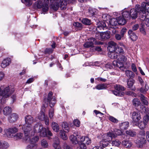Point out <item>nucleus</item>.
Listing matches in <instances>:
<instances>
[{
    "label": "nucleus",
    "instance_id": "f257e3e1",
    "mask_svg": "<svg viewBox=\"0 0 149 149\" xmlns=\"http://www.w3.org/2000/svg\"><path fill=\"white\" fill-rule=\"evenodd\" d=\"M25 124L22 127L24 135L27 136L29 132L31 131L32 124L34 122L33 118L31 116H26L25 117Z\"/></svg>",
    "mask_w": 149,
    "mask_h": 149
},
{
    "label": "nucleus",
    "instance_id": "f03ea898",
    "mask_svg": "<svg viewBox=\"0 0 149 149\" xmlns=\"http://www.w3.org/2000/svg\"><path fill=\"white\" fill-rule=\"evenodd\" d=\"M14 91V89L11 86L6 87L3 90H2L1 87H0V95L4 96L5 97H8Z\"/></svg>",
    "mask_w": 149,
    "mask_h": 149
},
{
    "label": "nucleus",
    "instance_id": "7ed1b4c3",
    "mask_svg": "<svg viewBox=\"0 0 149 149\" xmlns=\"http://www.w3.org/2000/svg\"><path fill=\"white\" fill-rule=\"evenodd\" d=\"M132 120L133 125L134 126H136L137 122L141 118L140 113L138 111L133 112L132 113Z\"/></svg>",
    "mask_w": 149,
    "mask_h": 149
},
{
    "label": "nucleus",
    "instance_id": "20e7f679",
    "mask_svg": "<svg viewBox=\"0 0 149 149\" xmlns=\"http://www.w3.org/2000/svg\"><path fill=\"white\" fill-rule=\"evenodd\" d=\"M4 131L8 137L12 138L14 136V134L18 131V129L16 127H14L6 129Z\"/></svg>",
    "mask_w": 149,
    "mask_h": 149
},
{
    "label": "nucleus",
    "instance_id": "39448f33",
    "mask_svg": "<svg viewBox=\"0 0 149 149\" xmlns=\"http://www.w3.org/2000/svg\"><path fill=\"white\" fill-rule=\"evenodd\" d=\"M96 41V40L94 38H91L88 39V41L84 44V46L86 48L92 47L93 46L94 44H97Z\"/></svg>",
    "mask_w": 149,
    "mask_h": 149
},
{
    "label": "nucleus",
    "instance_id": "423d86ee",
    "mask_svg": "<svg viewBox=\"0 0 149 149\" xmlns=\"http://www.w3.org/2000/svg\"><path fill=\"white\" fill-rule=\"evenodd\" d=\"M130 17V12L128 11L122 10V25L126 23L127 20Z\"/></svg>",
    "mask_w": 149,
    "mask_h": 149
},
{
    "label": "nucleus",
    "instance_id": "0eeeda50",
    "mask_svg": "<svg viewBox=\"0 0 149 149\" xmlns=\"http://www.w3.org/2000/svg\"><path fill=\"white\" fill-rule=\"evenodd\" d=\"M30 132H29V135L27 136L24 135V139L25 140L29 141L31 143H35L38 140V137L36 136L32 137L33 135H31V134H30Z\"/></svg>",
    "mask_w": 149,
    "mask_h": 149
},
{
    "label": "nucleus",
    "instance_id": "6e6552de",
    "mask_svg": "<svg viewBox=\"0 0 149 149\" xmlns=\"http://www.w3.org/2000/svg\"><path fill=\"white\" fill-rule=\"evenodd\" d=\"M96 29L98 32H100V30H106L107 29L106 24L104 22H99L97 24Z\"/></svg>",
    "mask_w": 149,
    "mask_h": 149
},
{
    "label": "nucleus",
    "instance_id": "1a4fd4ad",
    "mask_svg": "<svg viewBox=\"0 0 149 149\" xmlns=\"http://www.w3.org/2000/svg\"><path fill=\"white\" fill-rule=\"evenodd\" d=\"M53 93L52 92H49L48 93L47 99L46 100L47 102L50 103V106L52 108L56 103V99L54 98H52Z\"/></svg>",
    "mask_w": 149,
    "mask_h": 149
},
{
    "label": "nucleus",
    "instance_id": "9d476101",
    "mask_svg": "<svg viewBox=\"0 0 149 149\" xmlns=\"http://www.w3.org/2000/svg\"><path fill=\"white\" fill-rule=\"evenodd\" d=\"M137 8L141 9V10H144L145 12L149 13V2H143L142 3L141 6L138 5L137 6Z\"/></svg>",
    "mask_w": 149,
    "mask_h": 149
},
{
    "label": "nucleus",
    "instance_id": "9b49d317",
    "mask_svg": "<svg viewBox=\"0 0 149 149\" xmlns=\"http://www.w3.org/2000/svg\"><path fill=\"white\" fill-rule=\"evenodd\" d=\"M43 126L41 125L36 124L33 126V128H32L31 135H33L35 133H39L40 132V130H42Z\"/></svg>",
    "mask_w": 149,
    "mask_h": 149
},
{
    "label": "nucleus",
    "instance_id": "f8f14e48",
    "mask_svg": "<svg viewBox=\"0 0 149 149\" xmlns=\"http://www.w3.org/2000/svg\"><path fill=\"white\" fill-rule=\"evenodd\" d=\"M138 137V139L136 140V143L139 148H142L143 145L146 143V140L145 137H140L139 136Z\"/></svg>",
    "mask_w": 149,
    "mask_h": 149
},
{
    "label": "nucleus",
    "instance_id": "ddd939ff",
    "mask_svg": "<svg viewBox=\"0 0 149 149\" xmlns=\"http://www.w3.org/2000/svg\"><path fill=\"white\" fill-rule=\"evenodd\" d=\"M136 5L135 6V9L133 8L131 9L130 10V17L133 19L136 18L138 16V13H139L138 10L137 9Z\"/></svg>",
    "mask_w": 149,
    "mask_h": 149
},
{
    "label": "nucleus",
    "instance_id": "4468645a",
    "mask_svg": "<svg viewBox=\"0 0 149 149\" xmlns=\"http://www.w3.org/2000/svg\"><path fill=\"white\" fill-rule=\"evenodd\" d=\"M138 10V11L140 15V20L143 21H144L146 19L147 17V14H146V12H145L144 10H141L139 8H137Z\"/></svg>",
    "mask_w": 149,
    "mask_h": 149
},
{
    "label": "nucleus",
    "instance_id": "2eb2a0df",
    "mask_svg": "<svg viewBox=\"0 0 149 149\" xmlns=\"http://www.w3.org/2000/svg\"><path fill=\"white\" fill-rule=\"evenodd\" d=\"M115 90L111 91L112 93L115 95L120 96H121V88L120 85H116L115 87Z\"/></svg>",
    "mask_w": 149,
    "mask_h": 149
},
{
    "label": "nucleus",
    "instance_id": "dca6fc26",
    "mask_svg": "<svg viewBox=\"0 0 149 149\" xmlns=\"http://www.w3.org/2000/svg\"><path fill=\"white\" fill-rule=\"evenodd\" d=\"M11 63L10 58H7L4 59L1 63V66L2 68H4L8 66Z\"/></svg>",
    "mask_w": 149,
    "mask_h": 149
},
{
    "label": "nucleus",
    "instance_id": "f3484780",
    "mask_svg": "<svg viewBox=\"0 0 149 149\" xmlns=\"http://www.w3.org/2000/svg\"><path fill=\"white\" fill-rule=\"evenodd\" d=\"M109 22L110 24L112 26H116L118 24L120 25L121 24L120 21H119L118 19L114 18L110 19Z\"/></svg>",
    "mask_w": 149,
    "mask_h": 149
},
{
    "label": "nucleus",
    "instance_id": "a211bd4d",
    "mask_svg": "<svg viewBox=\"0 0 149 149\" xmlns=\"http://www.w3.org/2000/svg\"><path fill=\"white\" fill-rule=\"evenodd\" d=\"M117 46L115 42L111 41L109 43L108 49L110 52L114 51Z\"/></svg>",
    "mask_w": 149,
    "mask_h": 149
},
{
    "label": "nucleus",
    "instance_id": "6ab92c4d",
    "mask_svg": "<svg viewBox=\"0 0 149 149\" xmlns=\"http://www.w3.org/2000/svg\"><path fill=\"white\" fill-rule=\"evenodd\" d=\"M135 82V81L133 79H127V84L128 87L131 90L134 91L135 90V88L133 87L134 84Z\"/></svg>",
    "mask_w": 149,
    "mask_h": 149
},
{
    "label": "nucleus",
    "instance_id": "aec40b11",
    "mask_svg": "<svg viewBox=\"0 0 149 149\" xmlns=\"http://www.w3.org/2000/svg\"><path fill=\"white\" fill-rule=\"evenodd\" d=\"M115 137V135L113 133L111 132L107 134L104 136L103 140L109 142L111 141L113 137Z\"/></svg>",
    "mask_w": 149,
    "mask_h": 149
},
{
    "label": "nucleus",
    "instance_id": "412c9836",
    "mask_svg": "<svg viewBox=\"0 0 149 149\" xmlns=\"http://www.w3.org/2000/svg\"><path fill=\"white\" fill-rule=\"evenodd\" d=\"M128 34L130 38L132 41H135L137 39V36L132 30H130L128 32Z\"/></svg>",
    "mask_w": 149,
    "mask_h": 149
},
{
    "label": "nucleus",
    "instance_id": "4be33fe9",
    "mask_svg": "<svg viewBox=\"0 0 149 149\" xmlns=\"http://www.w3.org/2000/svg\"><path fill=\"white\" fill-rule=\"evenodd\" d=\"M18 118V116L16 113H13L8 118L9 122L11 123H14L16 121Z\"/></svg>",
    "mask_w": 149,
    "mask_h": 149
},
{
    "label": "nucleus",
    "instance_id": "5701e85b",
    "mask_svg": "<svg viewBox=\"0 0 149 149\" xmlns=\"http://www.w3.org/2000/svg\"><path fill=\"white\" fill-rule=\"evenodd\" d=\"M117 59V60L113 61V64L114 66L120 69L121 68V58L119 57Z\"/></svg>",
    "mask_w": 149,
    "mask_h": 149
},
{
    "label": "nucleus",
    "instance_id": "b1692460",
    "mask_svg": "<svg viewBox=\"0 0 149 149\" xmlns=\"http://www.w3.org/2000/svg\"><path fill=\"white\" fill-rule=\"evenodd\" d=\"M125 132L127 135L131 137H134L136 135V132L134 130H126Z\"/></svg>",
    "mask_w": 149,
    "mask_h": 149
},
{
    "label": "nucleus",
    "instance_id": "393cba45",
    "mask_svg": "<svg viewBox=\"0 0 149 149\" xmlns=\"http://www.w3.org/2000/svg\"><path fill=\"white\" fill-rule=\"evenodd\" d=\"M125 74L127 77H129L130 79H133L134 77L135 74L131 71L127 70L125 71Z\"/></svg>",
    "mask_w": 149,
    "mask_h": 149
},
{
    "label": "nucleus",
    "instance_id": "a878e982",
    "mask_svg": "<svg viewBox=\"0 0 149 149\" xmlns=\"http://www.w3.org/2000/svg\"><path fill=\"white\" fill-rule=\"evenodd\" d=\"M44 3L41 0H38L34 3V7L38 9H40L42 7V6Z\"/></svg>",
    "mask_w": 149,
    "mask_h": 149
},
{
    "label": "nucleus",
    "instance_id": "bb28decb",
    "mask_svg": "<svg viewBox=\"0 0 149 149\" xmlns=\"http://www.w3.org/2000/svg\"><path fill=\"white\" fill-rule=\"evenodd\" d=\"M107 85L106 84H99L95 86V88L98 90L105 89L107 88Z\"/></svg>",
    "mask_w": 149,
    "mask_h": 149
},
{
    "label": "nucleus",
    "instance_id": "cd10ccee",
    "mask_svg": "<svg viewBox=\"0 0 149 149\" xmlns=\"http://www.w3.org/2000/svg\"><path fill=\"white\" fill-rule=\"evenodd\" d=\"M117 54L116 53L115 51H109V52L108 53L109 57L112 59H117L119 57Z\"/></svg>",
    "mask_w": 149,
    "mask_h": 149
},
{
    "label": "nucleus",
    "instance_id": "c85d7f7f",
    "mask_svg": "<svg viewBox=\"0 0 149 149\" xmlns=\"http://www.w3.org/2000/svg\"><path fill=\"white\" fill-rule=\"evenodd\" d=\"M9 146L8 143L6 141H1L0 143V148L1 149H6Z\"/></svg>",
    "mask_w": 149,
    "mask_h": 149
},
{
    "label": "nucleus",
    "instance_id": "c756f323",
    "mask_svg": "<svg viewBox=\"0 0 149 149\" xmlns=\"http://www.w3.org/2000/svg\"><path fill=\"white\" fill-rule=\"evenodd\" d=\"M52 127L53 130L56 132H58L59 130V125L55 122H52Z\"/></svg>",
    "mask_w": 149,
    "mask_h": 149
},
{
    "label": "nucleus",
    "instance_id": "7c9ffc66",
    "mask_svg": "<svg viewBox=\"0 0 149 149\" xmlns=\"http://www.w3.org/2000/svg\"><path fill=\"white\" fill-rule=\"evenodd\" d=\"M11 112V108L8 107H5L3 110V114L5 116H7Z\"/></svg>",
    "mask_w": 149,
    "mask_h": 149
},
{
    "label": "nucleus",
    "instance_id": "2f4dec72",
    "mask_svg": "<svg viewBox=\"0 0 149 149\" xmlns=\"http://www.w3.org/2000/svg\"><path fill=\"white\" fill-rule=\"evenodd\" d=\"M147 124L146 122L145 123L143 121H141L139 122H137L136 126H138L140 129L143 130L146 127Z\"/></svg>",
    "mask_w": 149,
    "mask_h": 149
},
{
    "label": "nucleus",
    "instance_id": "473e14b6",
    "mask_svg": "<svg viewBox=\"0 0 149 149\" xmlns=\"http://www.w3.org/2000/svg\"><path fill=\"white\" fill-rule=\"evenodd\" d=\"M70 138L73 143L77 144L78 143V138L76 135L74 134V135L71 136Z\"/></svg>",
    "mask_w": 149,
    "mask_h": 149
},
{
    "label": "nucleus",
    "instance_id": "72a5a7b5",
    "mask_svg": "<svg viewBox=\"0 0 149 149\" xmlns=\"http://www.w3.org/2000/svg\"><path fill=\"white\" fill-rule=\"evenodd\" d=\"M74 134L77 136V138H78V141H80L83 142L86 139V137L81 136L77 132H75L74 133Z\"/></svg>",
    "mask_w": 149,
    "mask_h": 149
},
{
    "label": "nucleus",
    "instance_id": "f704fd0d",
    "mask_svg": "<svg viewBox=\"0 0 149 149\" xmlns=\"http://www.w3.org/2000/svg\"><path fill=\"white\" fill-rule=\"evenodd\" d=\"M102 40L107 39L110 38V32L107 31L102 32Z\"/></svg>",
    "mask_w": 149,
    "mask_h": 149
},
{
    "label": "nucleus",
    "instance_id": "c9c22d12",
    "mask_svg": "<svg viewBox=\"0 0 149 149\" xmlns=\"http://www.w3.org/2000/svg\"><path fill=\"white\" fill-rule=\"evenodd\" d=\"M102 142V148L107 147V148H109L111 146V145L109 142L103 140Z\"/></svg>",
    "mask_w": 149,
    "mask_h": 149
},
{
    "label": "nucleus",
    "instance_id": "e433bc0d",
    "mask_svg": "<svg viewBox=\"0 0 149 149\" xmlns=\"http://www.w3.org/2000/svg\"><path fill=\"white\" fill-rule=\"evenodd\" d=\"M102 142V148L107 147V148H109L111 146V145L109 142L103 140Z\"/></svg>",
    "mask_w": 149,
    "mask_h": 149
},
{
    "label": "nucleus",
    "instance_id": "4c0bfd02",
    "mask_svg": "<svg viewBox=\"0 0 149 149\" xmlns=\"http://www.w3.org/2000/svg\"><path fill=\"white\" fill-rule=\"evenodd\" d=\"M129 126V122L126 121L122 123V130H126Z\"/></svg>",
    "mask_w": 149,
    "mask_h": 149
},
{
    "label": "nucleus",
    "instance_id": "58836bf2",
    "mask_svg": "<svg viewBox=\"0 0 149 149\" xmlns=\"http://www.w3.org/2000/svg\"><path fill=\"white\" fill-rule=\"evenodd\" d=\"M139 96L140 97V100L142 103L144 105H148V103L146 99V98L143 94H141Z\"/></svg>",
    "mask_w": 149,
    "mask_h": 149
},
{
    "label": "nucleus",
    "instance_id": "ea45409f",
    "mask_svg": "<svg viewBox=\"0 0 149 149\" xmlns=\"http://www.w3.org/2000/svg\"><path fill=\"white\" fill-rule=\"evenodd\" d=\"M40 135L42 137H45L47 136V130L46 128H44L43 127H42V130H40Z\"/></svg>",
    "mask_w": 149,
    "mask_h": 149
},
{
    "label": "nucleus",
    "instance_id": "a19ab883",
    "mask_svg": "<svg viewBox=\"0 0 149 149\" xmlns=\"http://www.w3.org/2000/svg\"><path fill=\"white\" fill-rule=\"evenodd\" d=\"M37 147V144L31 143L26 146V149H36Z\"/></svg>",
    "mask_w": 149,
    "mask_h": 149
},
{
    "label": "nucleus",
    "instance_id": "79ce46f5",
    "mask_svg": "<svg viewBox=\"0 0 149 149\" xmlns=\"http://www.w3.org/2000/svg\"><path fill=\"white\" fill-rule=\"evenodd\" d=\"M60 134L61 138L64 140H66L68 139L67 136L66 135L65 131L63 130H61L60 132Z\"/></svg>",
    "mask_w": 149,
    "mask_h": 149
},
{
    "label": "nucleus",
    "instance_id": "37998d69",
    "mask_svg": "<svg viewBox=\"0 0 149 149\" xmlns=\"http://www.w3.org/2000/svg\"><path fill=\"white\" fill-rule=\"evenodd\" d=\"M82 22L85 25H89L91 24V21L90 19L86 18H85L82 19Z\"/></svg>",
    "mask_w": 149,
    "mask_h": 149
},
{
    "label": "nucleus",
    "instance_id": "c03bdc74",
    "mask_svg": "<svg viewBox=\"0 0 149 149\" xmlns=\"http://www.w3.org/2000/svg\"><path fill=\"white\" fill-rule=\"evenodd\" d=\"M127 58L124 55H122V68L123 67H125V65L127 64Z\"/></svg>",
    "mask_w": 149,
    "mask_h": 149
},
{
    "label": "nucleus",
    "instance_id": "a18cd8bd",
    "mask_svg": "<svg viewBox=\"0 0 149 149\" xmlns=\"http://www.w3.org/2000/svg\"><path fill=\"white\" fill-rule=\"evenodd\" d=\"M41 145L43 148H47L48 146V144L47 141L44 139H43L41 141Z\"/></svg>",
    "mask_w": 149,
    "mask_h": 149
},
{
    "label": "nucleus",
    "instance_id": "49530a36",
    "mask_svg": "<svg viewBox=\"0 0 149 149\" xmlns=\"http://www.w3.org/2000/svg\"><path fill=\"white\" fill-rule=\"evenodd\" d=\"M41 8H42V10L43 12H47L49 9V4L47 3H43Z\"/></svg>",
    "mask_w": 149,
    "mask_h": 149
},
{
    "label": "nucleus",
    "instance_id": "de8ad7c7",
    "mask_svg": "<svg viewBox=\"0 0 149 149\" xmlns=\"http://www.w3.org/2000/svg\"><path fill=\"white\" fill-rule=\"evenodd\" d=\"M114 51H115L116 53L117 54V55L119 57H121L120 53L121 52V47L117 46Z\"/></svg>",
    "mask_w": 149,
    "mask_h": 149
},
{
    "label": "nucleus",
    "instance_id": "09e8293b",
    "mask_svg": "<svg viewBox=\"0 0 149 149\" xmlns=\"http://www.w3.org/2000/svg\"><path fill=\"white\" fill-rule=\"evenodd\" d=\"M133 104L135 106H138L141 103L139 100L137 98H134L132 101Z\"/></svg>",
    "mask_w": 149,
    "mask_h": 149
},
{
    "label": "nucleus",
    "instance_id": "8fccbe9b",
    "mask_svg": "<svg viewBox=\"0 0 149 149\" xmlns=\"http://www.w3.org/2000/svg\"><path fill=\"white\" fill-rule=\"evenodd\" d=\"M46 117H45V113L44 112H40L38 116V118L41 120H44Z\"/></svg>",
    "mask_w": 149,
    "mask_h": 149
},
{
    "label": "nucleus",
    "instance_id": "3c124183",
    "mask_svg": "<svg viewBox=\"0 0 149 149\" xmlns=\"http://www.w3.org/2000/svg\"><path fill=\"white\" fill-rule=\"evenodd\" d=\"M53 146L55 149H61V147L58 141L56 142H54L53 143Z\"/></svg>",
    "mask_w": 149,
    "mask_h": 149
},
{
    "label": "nucleus",
    "instance_id": "603ef678",
    "mask_svg": "<svg viewBox=\"0 0 149 149\" xmlns=\"http://www.w3.org/2000/svg\"><path fill=\"white\" fill-rule=\"evenodd\" d=\"M62 127L65 130H67V132H69V128L68 125L66 123H63L62 124Z\"/></svg>",
    "mask_w": 149,
    "mask_h": 149
},
{
    "label": "nucleus",
    "instance_id": "864d4df0",
    "mask_svg": "<svg viewBox=\"0 0 149 149\" xmlns=\"http://www.w3.org/2000/svg\"><path fill=\"white\" fill-rule=\"evenodd\" d=\"M110 16L106 14L102 15V18L104 21H106L109 19Z\"/></svg>",
    "mask_w": 149,
    "mask_h": 149
},
{
    "label": "nucleus",
    "instance_id": "5fc2aeb1",
    "mask_svg": "<svg viewBox=\"0 0 149 149\" xmlns=\"http://www.w3.org/2000/svg\"><path fill=\"white\" fill-rule=\"evenodd\" d=\"M49 115L50 118L52 119L53 118V117L54 115V110L52 108L50 109Z\"/></svg>",
    "mask_w": 149,
    "mask_h": 149
},
{
    "label": "nucleus",
    "instance_id": "6e6d98bb",
    "mask_svg": "<svg viewBox=\"0 0 149 149\" xmlns=\"http://www.w3.org/2000/svg\"><path fill=\"white\" fill-rule=\"evenodd\" d=\"M144 24H143V23L141 24V27L140 28V31L142 33L145 35L146 34V32L145 29L144 27Z\"/></svg>",
    "mask_w": 149,
    "mask_h": 149
},
{
    "label": "nucleus",
    "instance_id": "4d7b16f0",
    "mask_svg": "<svg viewBox=\"0 0 149 149\" xmlns=\"http://www.w3.org/2000/svg\"><path fill=\"white\" fill-rule=\"evenodd\" d=\"M95 36L97 39L100 40H102V33L98 32V33H96Z\"/></svg>",
    "mask_w": 149,
    "mask_h": 149
},
{
    "label": "nucleus",
    "instance_id": "13d9d810",
    "mask_svg": "<svg viewBox=\"0 0 149 149\" xmlns=\"http://www.w3.org/2000/svg\"><path fill=\"white\" fill-rule=\"evenodd\" d=\"M53 52V50L51 48H46L45 51L44 53L45 54H50Z\"/></svg>",
    "mask_w": 149,
    "mask_h": 149
},
{
    "label": "nucleus",
    "instance_id": "bf43d9fd",
    "mask_svg": "<svg viewBox=\"0 0 149 149\" xmlns=\"http://www.w3.org/2000/svg\"><path fill=\"white\" fill-rule=\"evenodd\" d=\"M74 124L77 127H79L80 126V122L78 120L75 119L73 121Z\"/></svg>",
    "mask_w": 149,
    "mask_h": 149
},
{
    "label": "nucleus",
    "instance_id": "052dcab7",
    "mask_svg": "<svg viewBox=\"0 0 149 149\" xmlns=\"http://www.w3.org/2000/svg\"><path fill=\"white\" fill-rule=\"evenodd\" d=\"M109 120L114 123H117L118 120L116 118L112 116H110L109 118Z\"/></svg>",
    "mask_w": 149,
    "mask_h": 149
},
{
    "label": "nucleus",
    "instance_id": "680f3d73",
    "mask_svg": "<svg viewBox=\"0 0 149 149\" xmlns=\"http://www.w3.org/2000/svg\"><path fill=\"white\" fill-rule=\"evenodd\" d=\"M120 142L117 140L115 141H113L112 142V145H114L115 146H118L120 145Z\"/></svg>",
    "mask_w": 149,
    "mask_h": 149
},
{
    "label": "nucleus",
    "instance_id": "e2e57ef3",
    "mask_svg": "<svg viewBox=\"0 0 149 149\" xmlns=\"http://www.w3.org/2000/svg\"><path fill=\"white\" fill-rule=\"evenodd\" d=\"M23 136V134L21 133H18L15 135L14 137H16L17 139H21Z\"/></svg>",
    "mask_w": 149,
    "mask_h": 149
},
{
    "label": "nucleus",
    "instance_id": "0e129e2a",
    "mask_svg": "<svg viewBox=\"0 0 149 149\" xmlns=\"http://www.w3.org/2000/svg\"><path fill=\"white\" fill-rule=\"evenodd\" d=\"M2 98L1 99V103L2 104H3L5 103L6 102V100H7L8 97H5L4 96H1Z\"/></svg>",
    "mask_w": 149,
    "mask_h": 149
},
{
    "label": "nucleus",
    "instance_id": "69168bd1",
    "mask_svg": "<svg viewBox=\"0 0 149 149\" xmlns=\"http://www.w3.org/2000/svg\"><path fill=\"white\" fill-rule=\"evenodd\" d=\"M149 121V116L148 115H146L145 116L143 117V121L145 123L146 122L147 124L148 121Z\"/></svg>",
    "mask_w": 149,
    "mask_h": 149
},
{
    "label": "nucleus",
    "instance_id": "338daca9",
    "mask_svg": "<svg viewBox=\"0 0 149 149\" xmlns=\"http://www.w3.org/2000/svg\"><path fill=\"white\" fill-rule=\"evenodd\" d=\"M85 140L86 141V143L88 145L90 144L91 143V139L88 138V137H86Z\"/></svg>",
    "mask_w": 149,
    "mask_h": 149
},
{
    "label": "nucleus",
    "instance_id": "774afa93",
    "mask_svg": "<svg viewBox=\"0 0 149 149\" xmlns=\"http://www.w3.org/2000/svg\"><path fill=\"white\" fill-rule=\"evenodd\" d=\"M73 25L77 27H81L82 26L81 24L78 22H74L73 24Z\"/></svg>",
    "mask_w": 149,
    "mask_h": 149
}]
</instances>
